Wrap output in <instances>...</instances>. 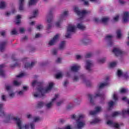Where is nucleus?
Wrapping results in <instances>:
<instances>
[{
	"instance_id": "bb28decb",
	"label": "nucleus",
	"mask_w": 129,
	"mask_h": 129,
	"mask_svg": "<svg viewBox=\"0 0 129 129\" xmlns=\"http://www.w3.org/2000/svg\"><path fill=\"white\" fill-rule=\"evenodd\" d=\"M65 44H66V41H61L59 46V49L63 50L65 48Z\"/></svg>"
},
{
	"instance_id": "69168bd1",
	"label": "nucleus",
	"mask_w": 129,
	"mask_h": 129,
	"mask_svg": "<svg viewBox=\"0 0 129 129\" xmlns=\"http://www.w3.org/2000/svg\"><path fill=\"white\" fill-rule=\"evenodd\" d=\"M2 100L3 101H6V96H5V95H2Z\"/></svg>"
},
{
	"instance_id": "6e6d98bb",
	"label": "nucleus",
	"mask_w": 129,
	"mask_h": 129,
	"mask_svg": "<svg viewBox=\"0 0 129 129\" xmlns=\"http://www.w3.org/2000/svg\"><path fill=\"white\" fill-rule=\"evenodd\" d=\"M30 126L31 129H35V124H34V122L30 123Z\"/></svg>"
},
{
	"instance_id": "a878e982",
	"label": "nucleus",
	"mask_w": 129,
	"mask_h": 129,
	"mask_svg": "<svg viewBox=\"0 0 129 129\" xmlns=\"http://www.w3.org/2000/svg\"><path fill=\"white\" fill-rule=\"evenodd\" d=\"M96 97H101L102 98H104V94L100 93V92H98L94 96V98H95Z\"/></svg>"
},
{
	"instance_id": "393cba45",
	"label": "nucleus",
	"mask_w": 129,
	"mask_h": 129,
	"mask_svg": "<svg viewBox=\"0 0 129 129\" xmlns=\"http://www.w3.org/2000/svg\"><path fill=\"white\" fill-rule=\"evenodd\" d=\"M24 0H20L19 11H23L24 10Z\"/></svg>"
},
{
	"instance_id": "f3484780",
	"label": "nucleus",
	"mask_w": 129,
	"mask_h": 129,
	"mask_svg": "<svg viewBox=\"0 0 129 129\" xmlns=\"http://www.w3.org/2000/svg\"><path fill=\"white\" fill-rule=\"evenodd\" d=\"M107 124H109V125H111L113 127L115 128H118L119 127V125L118 123L112 122L111 120H108L107 121Z\"/></svg>"
},
{
	"instance_id": "58836bf2",
	"label": "nucleus",
	"mask_w": 129,
	"mask_h": 129,
	"mask_svg": "<svg viewBox=\"0 0 129 129\" xmlns=\"http://www.w3.org/2000/svg\"><path fill=\"white\" fill-rule=\"evenodd\" d=\"M91 57H92V53H91V52L87 53L85 55V58H90Z\"/></svg>"
},
{
	"instance_id": "c9c22d12",
	"label": "nucleus",
	"mask_w": 129,
	"mask_h": 129,
	"mask_svg": "<svg viewBox=\"0 0 129 129\" xmlns=\"http://www.w3.org/2000/svg\"><path fill=\"white\" fill-rule=\"evenodd\" d=\"M88 97L90 99L91 104H94V102H93V100L92 99V95L91 94H88Z\"/></svg>"
},
{
	"instance_id": "e433bc0d",
	"label": "nucleus",
	"mask_w": 129,
	"mask_h": 129,
	"mask_svg": "<svg viewBox=\"0 0 129 129\" xmlns=\"http://www.w3.org/2000/svg\"><path fill=\"white\" fill-rule=\"evenodd\" d=\"M107 85H108L107 83H102L99 85V88H103L104 86H107Z\"/></svg>"
},
{
	"instance_id": "dca6fc26",
	"label": "nucleus",
	"mask_w": 129,
	"mask_h": 129,
	"mask_svg": "<svg viewBox=\"0 0 129 129\" xmlns=\"http://www.w3.org/2000/svg\"><path fill=\"white\" fill-rule=\"evenodd\" d=\"M96 110L95 111H90V115H95L97 112H99L101 111V107H95Z\"/></svg>"
},
{
	"instance_id": "473e14b6",
	"label": "nucleus",
	"mask_w": 129,
	"mask_h": 129,
	"mask_svg": "<svg viewBox=\"0 0 129 129\" xmlns=\"http://www.w3.org/2000/svg\"><path fill=\"white\" fill-rule=\"evenodd\" d=\"M100 120L98 118H95L94 119L93 121L90 122L91 124H95V123H97V122H99Z\"/></svg>"
},
{
	"instance_id": "de8ad7c7",
	"label": "nucleus",
	"mask_w": 129,
	"mask_h": 129,
	"mask_svg": "<svg viewBox=\"0 0 129 129\" xmlns=\"http://www.w3.org/2000/svg\"><path fill=\"white\" fill-rule=\"evenodd\" d=\"M89 42H90V40L88 39H86L85 40H82L83 44H84V45H87V44H88Z\"/></svg>"
},
{
	"instance_id": "4c0bfd02",
	"label": "nucleus",
	"mask_w": 129,
	"mask_h": 129,
	"mask_svg": "<svg viewBox=\"0 0 129 129\" xmlns=\"http://www.w3.org/2000/svg\"><path fill=\"white\" fill-rule=\"evenodd\" d=\"M6 8V3L4 2H2L0 4V9H5Z\"/></svg>"
},
{
	"instance_id": "0e129e2a",
	"label": "nucleus",
	"mask_w": 129,
	"mask_h": 129,
	"mask_svg": "<svg viewBox=\"0 0 129 129\" xmlns=\"http://www.w3.org/2000/svg\"><path fill=\"white\" fill-rule=\"evenodd\" d=\"M119 3L120 4V5H123L125 3L123 0H119Z\"/></svg>"
},
{
	"instance_id": "c03bdc74",
	"label": "nucleus",
	"mask_w": 129,
	"mask_h": 129,
	"mask_svg": "<svg viewBox=\"0 0 129 129\" xmlns=\"http://www.w3.org/2000/svg\"><path fill=\"white\" fill-rule=\"evenodd\" d=\"M41 118L40 117H35L34 118V121L35 122H37V121H39V120H41Z\"/></svg>"
},
{
	"instance_id": "a211bd4d",
	"label": "nucleus",
	"mask_w": 129,
	"mask_h": 129,
	"mask_svg": "<svg viewBox=\"0 0 129 129\" xmlns=\"http://www.w3.org/2000/svg\"><path fill=\"white\" fill-rule=\"evenodd\" d=\"M4 107V103H0V116L1 117H5L6 116V112L3 109Z\"/></svg>"
},
{
	"instance_id": "b1692460",
	"label": "nucleus",
	"mask_w": 129,
	"mask_h": 129,
	"mask_svg": "<svg viewBox=\"0 0 129 129\" xmlns=\"http://www.w3.org/2000/svg\"><path fill=\"white\" fill-rule=\"evenodd\" d=\"M80 69V66L77 65V66H74L71 67V70L73 71V72H77L78 70Z\"/></svg>"
},
{
	"instance_id": "f03ea898",
	"label": "nucleus",
	"mask_w": 129,
	"mask_h": 129,
	"mask_svg": "<svg viewBox=\"0 0 129 129\" xmlns=\"http://www.w3.org/2000/svg\"><path fill=\"white\" fill-rule=\"evenodd\" d=\"M10 120H14L16 121V124L17 125L19 129H29V125L26 124L25 126H22V121L20 118L18 117H14L12 116L11 115H8L7 119L4 121L5 122H9Z\"/></svg>"
},
{
	"instance_id": "aec40b11",
	"label": "nucleus",
	"mask_w": 129,
	"mask_h": 129,
	"mask_svg": "<svg viewBox=\"0 0 129 129\" xmlns=\"http://www.w3.org/2000/svg\"><path fill=\"white\" fill-rule=\"evenodd\" d=\"M91 65H92V63H91V61L90 60L86 61V70H88V71H89V72H91L92 71L91 69H90V67H91Z\"/></svg>"
},
{
	"instance_id": "ea45409f",
	"label": "nucleus",
	"mask_w": 129,
	"mask_h": 129,
	"mask_svg": "<svg viewBox=\"0 0 129 129\" xmlns=\"http://www.w3.org/2000/svg\"><path fill=\"white\" fill-rule=\"evenodd\" d=\"M105 60H106V58L104 57L103 58L98 59V63H104V61H105Z\"/></svg>"
},
{
	"instance_id": "4468645a",
	"label": "nucleus",
	"mask_w": 129,
	"mask_h": 129,
	"mask_svg": "<svg viewBox=\"0 0 129 129\" xmlns=\"http://www.w3.org/2000/svg\"><path fill=\"white\" fill-rule=\"evenodd\" d=\"M105 40H106V41H108L109 46H112V45H113L112 35H106L105 37Z\"/></svg>"
},
{
	"instance_id": "412c9836",
	"label": "nucleus",
	"mask_w": 129,
	"mask_h": 129,
	"mask_svg": "<svg viewBox=\"0 0 129 129\" xmlns=\"http://www.w3.org/2000/svg\"><path fill=\"white\" fill-rule=\"evenodd\" d=\"M128 17H129V13L127 12H124L123 16V20L124 23H126V22L128 21Z\"/></svg>"
},
{
	"instance_id": "0eeeda50",
	"label": "nucleus",
	"mask_w": 129,
	"mask_h": 129,
	"mask_svg": "<svg viewBox=\"0 0 129 129\" xmlns=\"http://www.w3.org/2000/svg\"><path fill=\"white\" fill-rule=\"evenodd\" d=\"M84 117V115H81L79 116L78 119H77V127L79 129H82L84 125H85V123L83 121H80L82 118Z\"/></svg>"
},
{
	"instance_id": "72a5a7b5",
	"label": "nucleus",
	"mask_w": 129,
	"mask_h": 129,
	"mask_svg": "<svg viewBox=\"0 0 129 129\" xmlns=\"http://www.w3.org/2000/svg\"><path fill=\"white\" fill-rule=\"evenodd\" d=\"M116 66V63L115 62H110L109 64V68H113Z\"/></svg>"
},
{
	"instance_id": "c85d7f7f",
	"label": "nucleus",
	"mask_w": 129,
	"mask_h": 129,
	"mask_svg": "<svg viewBox=\"0 0 129 129\" xmlns=\"http://www.w3.org/2000/svg\"><path fill=\"white\" fill-rule=\"evenodd\" d=\"M38 0H30L29 2V6H34L37 4Z\"/></svg>"
},
{
	"instance_id": "c756f323",
	"label": "nucleus",
	"mask_w": 129,
	"mask_h": 129,
	"mask_svg": "<svg viewBox=\"0 0 129 129\" xmlns=\"http://www.w3.org/2000/svg\"><path fill=\"white\" fill-rule=\"evenodd\" d=\"M113 104H114V102L112 101H110L108 103V110H110L112 107H113Z\"/></svg>"
},
{
	"instance_id": "ddd939ff",
	"label": "nucleus",
	"mask_w": 129,
	"mask_h": 129,
	"mask_svg": "<svg viewBox=\"0 0 129 129\" xmlns=\"http://www.w3.org/2000/svg\"><path fill=\"white\" fill-rule=\"evenodd\" d=\"M112 52L114 53L115 56H119V55H122L123 52L119 48H117L116 47H115L112 50Z\"/></svg>"
},
{
	"instance_id": "bf43d9fd",
	"label": "nucleus",
	"mask_w": 129,
	"mask_h": 129,
	"mask_svg": "<svg viewBox=\"0 0 129 129\" xmlns=\"http://www.w3.org/2000/svg\"><path fill=\"white\" fill-rule=\"evenodd\" d=\"M62 103H63V101H60L56 103V105L57 106H60V105H61V104H62Z\"/></svg>"
},
{
	"instance_id": "20e7f679",
	"label": "nucleus",
	"mask_w": 129,
	"mask_h": 129,
	"mask_svg": "<svg viewBox=\"0 0 129 129\" xmlns=\"http://www.w3.org/2000/svg\"><path fill=\"white\" fill-rule=\"evenodd\" d=\"M74 12L77 14L78 16L81 17V19L83 18L87 14L90 13L89 11H86V10H82L81 12L79 11V9L77 7H75Z\"/></svg>"
},
{
	"instance_id": "4be33fe9",
	"label": "nucleus",
	"mask_w": 129,
	"mask_h": 129,
	"mask_svg": "<svg viewBox=\"0 0 129 129\" xmlns=\"http://www.w3.org/2000/svg\"><path fill=\"white\" fill-rule=\"evenodd\" d=\"M81 77H82V78H83V82L84 83H85L86 85L88 86V87H90L91 86V83H90V82H89V81H87L84 78H85V76L84 75H81Z\"/></svg>"
},
{
	"instance_id": "3c124183",
	"label": "nucleus",
	"mask_w": 129,
	"mask_h": 129,
	"mask_svg": "<svg viewBox=\"0 0 129 129\" xmlns=\"http://www.w3.org/2000/svg\"><path fill=\"white\" fill-rule=\"evenodd\" d=\"M12 89V86H6V90L7 91H10Z\"/></svg>"
},
{
	"instance_id": "37998d69",
	"label": "nucleus",
	"mask_w": 129,
	"mask_h": 129,
	"mask_svg": "<svg viewBox=\"0 0 129 129\" xmlns=\"http://www.w3.org/2000/svg\"><path fill=\"white\" fill-rule=\"evenodd\" d=\"M17 34H18V32L16 30V28H14L11 31V35H17Z\"/></svg>"
},
{
	"instance_id": "7ed1b4c3",
	"label": "nucleus",
	"mask_w": 129,
	"mask_h": 129,
	"mask_svg": "<svg viewBox=\"0 0 129 129\" xmlns=\"http://www.w3.org/2000/svg\"><path fill=\"white\" fill-rule=\"evenodd\" d=\"M53 10L51 9L47 15V22L48 23L47 30H50L52 28V21H53V14H52Z\"/></svg>"
},
{
	"instance_id": "8fccbe9b",
	"label": "nucleus",
	"mask_w": 129,
	"mask_h": 129,
	"mask_svg": "<svg viewBox=\"0 0 129 129\" xmlns=\"http://www.w3.org/2000/svg\"><path fill=\"white\" fill-rule=\"evenodd\" d=\"M20 84H21V83L20 82H18V81H14V85H15V86H19V85H20Z\"/></svg>"
},
{
	"instance_id": "6ab92c4d",
	"label": "nucleus",
	"mask_w": 129,
	"mask_h": 129,
	"mask_svg": "<svg viewBox=\"0 0 129 129\" xmlns=\"http://www.w3.org/2000/svg\"><path fill=\"white\" fill-rule=\"evenodd\" d=\"M35 64H36V62H34V61L31 62V63L29 62H26L25 63V68H26V69H28V68L31 69L33 68V67H34V66Z\"/></svg>"
},
{
	"instance_id": "5701e85b",
	"label": "nucleus",
	"mask_w": 129,
	"mask_h": 129,
	"mask_svg": "<svg viewBox=\"0 0 129 129\" xmlns=\"http://www.w3.org/2000/svg\"><path fill=\"white\" fill-rule=\"evenodd\" d=\"M5 67V64H3L0 65V76H2V77H5L6 76V73H5V71L2 69V68H4Z\"/></svg>"
},
{
	"instance_id": "f257e3e1",
	"label": "nucleus",
	"mask_w": 129,
	"mask_h": 129,
	"mask_svg": "<svg viewBox=\"0 0 129 129\" xmlns=\"http://www.w3.org/2000/svg\"><path fill=\"white\" fill-rule=\"evenodd\" d=\"M52 88H53V83H50L45 90L42 87H39L37 89V92L33 94V96L36 98L43 97L45 96V94L48 93Z\"/></svg>"
},
{
	"instance_id": "4d7b16f0",
	"label": "nucleus",
	"mask_w": 129,
	"mask_h": 129,
	"mask_svg": "<svg viewBox=\"0 0 129 129\" xmlns=\"http://www.w3.org/2000/svg\"><path fill=\"white\" fill-rule=\"evenodd\" d=\"M119 18V16L117 15L114 18V21H115L116 22L118 21Z\"/></svg>"
},
{
	"instance_id": "a19ab883",
	"label": "nucleus",
	"mask_w": 129,
	"mask_h": 129,
	"mask_svg": "<svg viewBox=\"0 0 129 129\" xmlns=\"http://www.w3.org/2000/svg\"><path fill=\"white\" fill-rule=\"evenodd\" d=\"M62 78V74H61V73H59L57 74L55 76V78L56 79H59V78Z\"/></svg>"
},
{
	"instance_id": "680f3d73",
	"label": "nucleus",
	"mask_w": 129,
	"mask_h": 129,
	"mask_svg": "<svg viewBox=\"0 0 129 129\" xmlns=\"http://www.w3.org/2000/svg\"><path fill=\"white\" fill-rule=\"evenodd\" d=\"M24 40H28V36H25L23 38L21 39V41H23Z\"/></svg>"
},
{
	"instance_id": "6e6552de",
	"label": "nucleus",
	"mask_w": 129,
	"mask_h": 129,
	"mask_svg": "<svg viewBox=\"0 0 129 129\" xmlns=\"http://www.w3.org/2000/svg\"><path fill=\"white\" fill-rule=\"evenodd\" d=\"M119 114H121L122 115L123 117H124L125 114H129V109L127 110L123 109L122 110V112H118V111L114 112L112 114V117H114V116L119 115Z\"/></svg>"
},
{
	"instance_id": "2f4dec72",
	"label": "nucleus",
	"mask_w": 129,
	"mask_h": 129,
	"mask_svg": "<svg viewBox=\"0 0 129 129\" xmlns=\"http://www.w3.org/2000/svg\"><path fill=\"white\" fill-rule=\"evenodd\" d=\"M44 105H45V103L42 102H39L37 104V107L38 108H42V107H43Z\"/></svg>"
},
{
	"instance_id": "864d4df0",
	"label": "nucleus",
	"mask_w": 129,
	"mask_h": 129,
	"mask_svg": "<svg viewBox=\"0 0 129 129\" xmlns=\"http://www.w3.org/2000/svg\"><path fill=\"white\" fill-rule=\"evenodd\" d=\"M113 99L115 101H116V100H117V99H118V98H117V96H116V94H113Z\"/></svg>"
},
{
	"instance_id": "79ce46f5",
	"label": "nucleus",
	"mask_w": 129,
	"mask_h": 129,
	"mask_svg": "<svg viewBox=\"0 0 129 129\" xmlns=\"http://www.w3.org/2000/svg\"><path fill=\"white\" fill-rule=\"evenodd\" d=\"M40 84V85H42V83H39L38 82H37L36 80H34L32 83V86H35V85H36V84Z\"/></svg>"
},
{
	"instance_id": "2eb2a0df",
	"label": "nucleus",
	"mask_w": 129,
	"mask_h": 129,
	"mask_svg": "<svg viewBox=\"0 0 129 129\" xmlns=\"http://www.w3.org/2000/svg\"><path fill=\"white\" fill-rule=\"evenodd\" d=\"M57 97H59V95L55 94L54 98L52 99L51 101L46 105L47 108H50V107H51V106H52V105L53 104V102H54L55 101V100H56V99H57Z\"/></svg>"
},
{
	"instance_id": "39448f33",
	"label": "nucleus",
	"mask_w": 129,
	"mask_h": 129,
	"mask_svg": "<svg viewBox=\"0 0 129 129\" xmlns=\"http://www.w3.org/2000/svg\"><path fill=\"white\" fill-rule=\"evenodd\" d=\"M74 32H75V26L69 25L67 28V32L66 34V38H71L72 33H74Z\"/></svg>"
},
{
	"instance_id": "603ef678",
	"label": "nucleus",
	"mask_w": 129,
	"mask_h": 129,
	"mask_svg": "<svg viewBox=\"0 0 129 129\" xmlns=\"http://www.w3.org/2000/svg\"><path fill=\"white\" fill-rule=\"evenodd\" d=\"M117 75L119 77L121 76V75H122V72H121V71H120V70H118L117 71Z\"/></svg>"
},
{
	"instance_id": "49530a36",
	"label": "nucleus",
	"mask_w": 129,
	"mask_h": 129,
	"mask_svg": "<svg viewBox=\"0 0 129 129\" xmlns=\"http://www.w3.org/2000/svg\"><path fill=\"white\" fill-rule=\"evenodd\" d=\"M26 75V74L25 73H21L19 75L16 76L17 78H21V77H23V76H25Z\"/></svg>"
},
{
	"instance_id": "f8f14e48",
	"label": "nucleus",
	"mask_w": 129,
	"mask_h": 129,
	"mask_svg": "<svg viewBox=\"0 0 129 129\" xmlns=\"http://www.w3.org/2000/svg\"><path fill=\"white\" fill-rule=\"evenodd\" d=\"M58 38L59 35L56 34L55 36H54L53 39L49 42L48 45L49 46H53V45H54L56 42H57V40H58Z\"/></svg>"
},
{
	"instance_id": "f704fd0d",
	"label": "nucleus",
	"mask_w": 129,
	"mask_h": 129,
	"mask_svg": "<svg viewBox=\"0 0 129 129\" xmlns=\"http://www.w3.org/2000/svg\"><path fill=\"white\" fill-rule=\"evenodd\" d=\"M117 38L119 39L121 37V31L120 30L118 29L116 32Z\"/></svg>"
},
{
	"instance_id": "9b49d317",
	"label": "nucleus",
	"mask_w": 129,
	"mask_h": 129,
	"mask_svg": "<svg viewBox=\"0 0 129 129\" xmlns=\"http://www.w3.org/2000/svg\"><path fill=\"white\" fill-rule=\"evenodd\" d=\"M11 58L14 62H16L15 64H11L10 67L11 68H15V67H18V66H20V64L19 63V59H16L15 54H13L12 55Z\"/></svg>"
},
{
	"instance_id": "7c9ffc66",
	"label": "nucleus",
	"mask_w": 129,
	"mask_h": 129,
	"mask_svg": "<svg viewBox=\"0 0 129 129\" xmlns=\"http://www.w3.org/2000/svg\"><path fill=\"white\" fill-rule=\"evenodd\" d=\"M38 10H36L33 12V15L32 17H29V19L31 20L32 19H34V18H36L37 14H38Z\"/></svg>"
},
{
	"instance_id": "9d476101",
	"label": "nucleus",
	"mask_w": 129,
	"mask_h": 129,
	"mask_svg": "<svg viewBox=\"0 0 129 129\" xmlns=\"http://www.w3.org/2000/svg\"><path fill=\"white\" fill-rule=\"evenodd\" d=\"M8 45V40L1 41L0 42V52H4L6 50V47Z\"/></svg>"
},
{
	"instance_id": "13d9d810",
	"label": "nucleus",
	"mask_w": 129,
	"mask_h": 129,
	"mask_svg": "<svg viewBox=\"0 0 129 129\" xmlns=\"http://www.w3.org/2000/svg\"><path fill=\"white\" fill-rule=\"evenodd\" d=\"M84 6H86L87 7H88L89 6V3L88 1H85L84 3Z\"/></svg>"
},
{
	"instance_id": "e2e57ef3",
	"label": "nucleus",
	"mask_w": 129,
	"mask_h": 129,
	"mask_svg": "<svg viewBox=\"0 0 129 129\" xmlns=\"http://www.w3.org/2000/svg\"><path fill=\"white\" fill-rule=\"evenodd\" d=\"M23 94H24V91L23 90L20 91L18 92V94H19V95H23Z\"/></svg>"
},
{
	"instance_id": "cd10ccee",
	"label": "nucleus",
	"mask_w": 129,
	"mask_h": 129,
	"mask_svg": "<svg viewBox=\"0 0 129 129\" xmlns=\"http://www.w3.org/2000/svg\"><path fill=\"white\" fill-rule=\"evenodd\" d=\"M77 28L78 29H79V30H82V31H83L84 30H85V26L82 25L81 23H79L77 25Z\"/></svg>"
},
{
	"instance_id": "338daca9",
	"label": "nucleus",
	"mask_w": 129,
	"mask_h": 129,
	"mask_svg": "<svg viewBox=\"0 0 129 129\" xmlns=\"http://www.w3.org/2000/svg\"><path fill=\"white\" fill-rule=\"evenodd\" d=\"M74 81H78V77L75 76L74 77Z\"/></svg>"
},
{
	"instance_id": "774afa93",
	"label": "nucleus",
	"mask_w": 129,
	"mask_h": 129,
	"mask_svg": "<svg viewBox=\"0 0 129 129\" xmlns=\"http://www.w3.org/2000/svg\"><path fill=\"white\" fill-rule=\"evenodd\" d=\"M71 118H72V119H76V115L74 114L72 115Z\"/></svg>"
},
{
	"instance_id": "5fc2aeb1",
	"label": "nucleus",
	"mask_w": 129,
	"mask_h": 129,
	"mask_svg": "<svg viewBox=\"0 0 129 129\" xmlns=\"http://www.w3.org/2000/svg\"><path fill=\"white\" fill-rule=\"evenodd\" d=\"M72 107H73V105L72 104H70L68 105L67 108V109H71V108H72Z\"/></svg>"
},
{
	"instance_id": "052dcab7",
	"label": "nucleus",
	"mask_w": 129,
	"mask_h": 129,
	"mask_svg": "<svg viewBox=\"0 0 129 129\" xmlns=\"http://www.w3.org/2000/svg\"><path fill=\"white\" fill-rule=\"evenodd\" d=\"M19 31H20V33L23 34V33H24V32H25V29H24L23 28H21L20 29Z\"/></svg>"
},
{
	"instance_id": "a18cd8bd",
	"label": "nucleus",
	"mask_w": 129,
	"mask_h": 129,
	"mask_svg": "<svg viewBox=\"0 0 129 129\" xmlns=\"http://www.w3.org/2000/svg\"><path fill=\"white\" fill-rule=\"evenodd\" d=\"M127 91V89L124 88H121L120 90V93H125Z\"/></svg>"
},
{
	"instance_id": "1a4fd4ad",
	"label": "nucleus",
	"mask_w": 129,
	"mask_h": 129,
	"mask_svg": "<svg viewBox=\"0 0 129 129\" xmlns=\"http://www.w3.org/2000/svg\"><path fill=\"white\" fill-rule=\"evenodd\" d=\"M108 20H109L108 17H104L102 18L101 20H99L97 18H94V22H95V23H103L104 24H105V23L108 22Z\"/></svg>"
},
{
	"instance_id": "423d86ee",
	"label": "nucleus",
	"mask_w": 129,
	"mask_h": 129,
	"mask_svg": "<svg viewBox=\"0 0 129 129\" xmlns=\"http://www.w3.org/2000/svg\"><path fill=\"white\" fill-rule=\"evenodd\" d=\"M68 15V11H64L62 14H61L60 16V19L58 21L56 22L55 26L57 27V28H60V24L63 22V20H65V17Z\"/></svg>"
},
{
	"instance_id": "09e8293b",
	"label": "nucleus",
	"mask_w": 129,
	"mask_h": 129,
	"mask_svg": "<svg viewBox=\"0 0 129 129\" xmlns=\"http://www.w3.org/2000/svg\"><path fill=\"white\" fill-rule=\"evenodd\" d=\"M58 52V49L54 48L52 49V53L53 55H57V52Z\"/></svg>"
}]
</instances>
